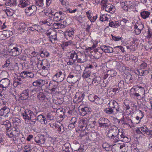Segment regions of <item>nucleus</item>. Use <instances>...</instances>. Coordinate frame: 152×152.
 Instances as JSON below:
<instances>
[{
    "label": "nucleus",
    "instance_id": "1",
    "mask_svg": "<svg viewBox=\"0 0 152 152\" xmlns=\"http://www.w3.org/2000/svg\"><path fill=\"white\" fill-rule=\"evenodd\" d=\"M107 136L114 143L117 142L119 141L127 142L130 140L129 138L125 136L124 133L120 132L117 127L115 126L109 129Z\"/></svg>",
    "mask_w": 152,
    "mask_h": 152
},
{
    "label": "nucleus",
    "instance_id": "2",
    "mask_svg": "<svg viewBox=\"0 0 152 152\" xmlns=\"http://www.w3.org/2000/svg\"><path fill=\"white\" fill-rule=\"evenodd\" d=\"M131 92L133 93V94L137 97L141 96L140 97L144 99L145 96L144 88L140 86H134L130 89Z\"/></svg>",
    "mask_w": 152,
    "mask_h": 152
},
{
    "label": "nucleus",
    "instance_id": "3",
    "mask_svg": "<svg viewBox=\"0 0 152 152\" xmlns=\"http://www.w3.org/2000/svg\"><path fill=\"white\" fill-rule=\"evenodd\" d=\"M150 69L147 68V64L143 62L140 66V69L137 70V72L140 76H144L147 75L149 72Z\"/></svg>",
    "mask_w": 152,
    "mask_h": 152
},
{
    "label": "nucleus",
    "instance_id": "4",
    "mask_svg": "<svg viewBox=\"0 0 152 152\" xmlns=\"http://www.w3.org/2000/svg\"><path fill=\"white\" fill-rule=\"evenodd\" d=\"M99 127L101 128H109L111 125L109 120L106 118L101 117L98 121Z\"/></svg>",
    "mask_w": 152,
    "mask_h": 152
},
{
    "label": "nucleus",
    "instance_id": "5",
    "mask_svg": "<svg viewBox=\"0 0 152 152\" xmlns=\"http://www.w3.org/2000/svg\"><path fill=\"white\" fill-rule=\"evenodd\" d=\"M39 9V7H37L34 5H31L25 8V12L27 16H33L35 15L37 9Z\"/></svg>",
    "mask_w": 152,
    "mask_h": 152
},
{
    "label": "nucleus",
    "instance_id": "6",
    "mask_svg": "<svg viewBox=\"0 0 152 152\" xmlns=\"http://www.w3.org/2000/svg\"><path fill=\"white\" fill-rule=\"evenodd\" d=\"M10 86L11 84L10 83V81L7 78H4L0 81V88H2L3 90L8 89L10 87Z\"/></svg>",
    "mask_w": 152,
    "mask_h": 152
},
{
    "label": "nucleus",
    "instance_id": "7",
    "mask_svg": "<svg viewBox=\"0 0 152 152\" xmlns=\"http://www.w3.org/2000/svg\"><path fill=\"white\" fill-rule=\"evenodd\" d=\"M136 132L137 134H142L144 136L145 134H146L147 135L150 134L151 132V131L145 126L137 128L136 130Z\"/></svg>",
    "mask_w": 152,
    "mask_h": 152
},
{
    "label": "nucleus",
    "instance_id": "8",
    "mask_svg": "<svg viewBox=\"0 0 152 152\" xmlns=\"http://www.w3.org/2000/svg\"><path fill=\"white\" fill-rule=\"evenodd\" d=\"M125 144H117L113 146L112 151L114 152H124L126 151Z\"/></svg>",
    "mask_w": 152,
    "mask_h": 152
},
{
    "label": "nucleus",
    "instance_id": "9",
    "mask_svg": "<svg viewBox=\"0 0 152 152\" xmlns=\"http://www.w3.org/2000/svg\"><path fill=\"white\" fill-rule=\"evenodd\" d=\"M85 94L83 92H77L75 95L73 99V102L77 104L81 102L84 98Z\"/></svg>",
    "mask_w": 152,
    "mask_h": 152
},
{
    "label": "nucleus",
    "instance_id": "10",
    "mask_svg": "<svg viewBox=\"0 0 152 152\" xmlns=\"http://www.w3.org/2000/svg\"><path fill=\"white\" fill-rule=\"evenodd\" d=\"M66 17L65 14L61 11L56 12L53 16L54 21L58 22L61 20H63Z\"/></svg>",
    "mask_w": 152,
    "mask_h": 152
},
{
    "label": "nucleus",
    "instance_id": "11",
    "mask_svg": "<svg viewBox=\"0 0 152 152\" xmlns=\"http://www.w3.org/2000/svg\"><path fill=\"white\" fill-rule=\"evenodd\" d=\"M120 4L123 10L126 12L129 11L132 7V3L129 1L120 2Z\"/></svg>",
    "mask_w": 152,
    "mask_h": 152
},
{
    "label": "nucleus",
    "instance_id": "12",
    "mask_svg": "<svg viewBox=\"0 0 152 152\" xmlns=\"http://www.w3.org/2000/svg\"><path fill=\"white\" fill-rule=\"evenodd\" d=\"M65 77V73H63L61 71L57 72L53 77V79L54 81L58 80L60 82L63 81Z\"/></svg>",
    "mask_w": 152,
    "mask_h": 152
},
{
    "label": "nucleus",
    "instance_id": "13",
    "mask_svg": "<svg viewBox=\"0 0 152 152\" xmlns=\"http://www.w3.org/2000/svg\"><path fill=\"white\" fill-rule=\"evenodd\" d=\"M12 46L10 45L8 49L10 54L13 56H16L19 55L21 53L20 50L19 48L16 47H13V48H11Z\"/></svg>",
    "mask_w": 152,
    "mask_h": 152
},
{
    "label": "nucleus",
    "instance_id": "14",
    "mask_svg": "<svg viewBox=\"0 0 152 152\" xmlns=\"http://www.w3.org/2000/svg\"><path fill=\"white\" fill-rule=\"evenodd\" d=\"M78 56L77 60V62L83 63L87 61V56L84 53H78Z\"/></svg>",
    "mask_w": 152,
    "mask_h": 152
},
{
    "label": "nucleus",
    "instance_id": "15",
    "mask_svg": "<svg viewBox=\"0 0 152 152\" xmlns=\"http://www.w3.org/2000/svg\"><path fill=\"white\" fill-rule=\"evenodd\" d=\"M74 74L70 73L67 78V81L70 83H75L78 81V76Z\"/></svg>",
    "mask_w": 152,
    "mask_h": 152
},
{
    "label": "nucleus",
    "instance_id": "16",
    "mask_svg": "<svg viewBox=\"0 0 152 152\" xmlns=\"http://www.w3.org/2000/svg\"><path fill=\"white\" fill-rule=\"evenodd\" d=\"M40 60L38 63L37 64L38 65V64H40L41 65V67L42 69L43 70H48L50 66V63L48 60L46 59H44L42 60L40 63Z\"/></svg>",
    "mask_w": 152,
    "mask_h": 152
},
{
    "label": "nucleus",
    "instance_id": "17",
    "mask_svg": "<svg viewBox=\"0 0 152 152\" xmlns=\"http://www.w3.org/2000/svg\"><path fill=\"white\" fill-rule=\"evenodd\" d=\"M55 129H57V130L60 134H62L65 131L64 125L59 122L55 123Z\"/></svg>",
    "mask_w": 152,
    "mask_h": 152
},
{
    "label": "nucleus",
    "instance_id": "18",
    "mask_svg": "<svg viewBox=\"0 0 152 152\" xmlns=\"http://www.w3.org/2000/svg\"><path fill=\"white\" fill-rule=\"evenodd\" d=\"M30 90L29 89H25L20 94V98L22 100L29 99V96Z\"/></svg>",
    "mask_w": 152,
    "mask_h": 152
},
{
    "label": "nucleus",
    "instance_id": "19",
    "mask_svg": "<svg viewBox=\"0 0 152 152\" xmlns=\"http://www.w3.org/2000/svg\"><path fill=\"white\" fill-rule=\"evenodd\" d=\"M91 109L89 107L85 106L84 107L81 108L80 110V115L83 116L86 115H89L91 113Z\"/></svg>",
    "mask_w": 152,
    "mask_h": 152
},
{
    "label": "nucleus",
    "instance_id": "20",
    "mask_svg": "<svg viewBox=\"0 0 152 152\" xmlns=\"http://www.w3.org/2000/svg\"><path fill=\"white\" fill-rule=\"evenodd\" d=\"M45 137L44 135H41L39 136L36 137L34 141L38 145L44 144L45 141Z\"/></svg>",
    "mask_w": 152,
    "mask_h": 152
},
{
    "label": "nucleus",
    "instance_id": "21",
    "mask_svg": "<svg viewBox=\"0 0 152 152\" xmlns=\"http://www.w3.org/2000/svg\"><path fill=\"white\" fill-rule=\"evenodd\" d=\"M91 71L90 69H89L88 67H86L83 71L82 77L84 79H86L88 78L91 79Z\"/></svg>",
    "mask_w": 152,
    "mask_h": 152
},
{
    "label": "nucleus",
    "instance_id": "22",
    "mask_svg": "<svg viewBox=\"0 0 152 152\" xmlns=\"http://www.w3.org/2000/svg\"><path fill=\"white\" fill-rule=\"evenodd\" d=\"M58 84H55V81L53 82H50L49 84V90L52 93L57 92L58 90Z\"/></svg>",
    "mask_w": 152,
    "mask_h": 152
},
{
    "label": "nucleus",
    "instance_id": "23",
    "mask_svg": "<svg viewBox=\"0 0 152 152\" xmlns=\"http://www.w3.org/2000/svg\"><path fill=\"white\" fill-rule=\"evenodd\" d=\"M45 80L42 79H38L33 83V85L35 86H39L42 87L44 86L45 83Z\"/></svg>",
    "mask_w": 152,
    "mask_h": 152
},
{
    "label": "nucleus",
    "instance_id": "24",
    "mask_svg": "<svg viewBox=\"0 0 152 152\" xmlns=\"http://www.w3.org/2000/svg\"><path fill=\"white\" fill-rule=\"evenodd\" d=\"M30 110H26L24 112L21 113V115L23 118L25 120V121L29 120L30 113H31Z\"/></svg>",
    "mask_w": 152,
    "mask_h": 152
},
{
    "label": "nucleus",
    "instance_id": "25",
    "mask_svg": "<svg viewBox=\"0 0 152 152\" xmlns=\"http://www.w3.org/2000/svg\"><path fill=\"white\" fill-rule=\"evenodd\" d=\"M37 121L40 122L41 124H46L47 123V121L46 120V118L42 114L37 116L36 121Z\"/></svg>",
    "mask_w": 152,
    "mask_h": 152
},
{
    "label": "nucleus",
    "instance_id": "26",
    "mask_svg": "<svg viewBox=\"0 0 152 152\" xmlns=\"http://www.w3.org/2000/svg\"><path fill=\"white\" fill-rule=\"evenodd\" d=\"M37 98L40 101L43 102L47 99L44 94L42 92H39L38 93L37 96Z\"/></svg>",
    "mask_w": 152,
    "mask_h": 152
},
{
    "label": "nucleus",
    "instance_id": "27",
    "mask_svg": "<svg viewBox=\"0 0 152 152\" xmlns=\"http://www.w3.org/2000/svg\"><path fill=\"white\" fill-rule=\"evenodd\" d=\"M30 4V1L28 0H21L20 2L19 6L20 7L24 8L29 5Z\"/></svg>",
    "mask_w": 152,
    "mask_h": 152
},
{
    "label": "nucleus",
    "instance_id": "28",
    "mask_svg": "<svg viewBox=\"0 0 152 152\" xmlns=\"http://www.w3.org/2000/svg\"><path fill=\"white\" fill-rule=\"evenodd\" d=\"M143 28V25H142L137 26L136 25L134 26V32L136 34L139 35L141 33V30Z\"/></svg>",
    "mask_w": 152,
    "mask_h": 152
},
{
    "label": "nucleus",
    "instance_id": "29",
    "mask_svg": "<svg viewBox=\"0 0 152 152\" xmlns=\"http://www.w3.org/2000/svg\"><path fill=\"white\" fill-rule=\"evenodd\" d=\"M101 78L99 76H96L93 79L92 84L96 86H97L101 83Z\"/></svg>",
    "mask_w": 152,
    "mask_h": 152
},
{
    "label": "nucleus",
    "instance_id": "30",
    "mask_svg": "<svg viewBox=\"0 0 152 152\" xmlns=\"http://www.w3.org/2000/svg\"><path fill=\"white\" fill-rule=\"evenodd\" d=\"M31 111L29 116V120L31 122H33L34 124H35L36 122L37 116L32 113L31 110Z\"/></svg>",
    "mask_w": 152,
    "mask_h": 152
},
{
    "label": "nucleus",
    "instance_id": "31",
    "mask_svg": "<svg viewBox=\"0 0 152 152\" xmlns=\"http://www.w3.org/2000/svg\"><path fill=\"white\" fill-rule=\"evenodd\" d=\"M17 132H18V130L15 127H13L12 132H11L10 133H7L6 135L10 138H12L16 136Z\"/></svg>",
    "mask_w": 152,
    "mask_h": 152
},
{
    "label": "nucleus",
    "instance_id": "32",
    "mask_svg": "<svg viewBox=\"0 0 152 152\" xmlns=\"http://www.w3.org/2000/svg\"><path fill=\"white\" fill-rule=\"evenodd\" d=\"M74 33V32L73 30L67 31L65 34V37L67 39L69 38V40H71L72 39Z\"/></svg>",
    "mask_w": 152,
    "mask_h": 152
},
{
    "label": "nucleus",
    "instance_id": "33",
    "mask_svg": "<svg viewBox=\"0 0 152 152\" xmlns=\"http://www.w3.org/2000/svg\"><path fill=\"white\" fill-rule=\"evenodd\" d=\"M78 56V54L75 51H72L70 53V59L72 60L73 61L76 60L77 61Z\"/></svg>",
    "mask_w": 152,
    "mask_h": 152
},
{
    "label": "nucleus",
    "instance_id": "34",
    "mask_svg": "<svg viewBox=\"0 0 152 152\" xmlns=\"http://www.w3.org/2000/svg\"><path fill=\"white\" fill-rule=\"evenodd\" d=\"M17 0H10L6 2L5 5L10 7L15 6L17 5Z\"/></svg>",
    "mask_w": 152,
    "mask_h": 152
},
{
    "label": "nucleus",
    "instance_id": "35",
    "mask_svg": "<svg viewBox=\"0 0 152 152\" xmlns=\"http://www.w3.org/2000/svg\"><path fill=\"white\" fill-rule=\"evenodd\" d=\"M37 25L33 26V27H30L28 28H27V29L26 31L27 32V33L31 34L32 32H33L34 31H38V30L39 28L37 29H36V27H37Z\"/></svg>",
    "mask_w": 152,
    "mask_h": 152
},
{
    "label": "nucleus",
    "instance_id": "36",
    "mask_svg": "<svg viewBox=\"0 0 152 152\" xmlns=\"http://www.w3.org/2000/svg\"><path fill=\"white\" fill-rule=\"evenodd\" d=\"M71 149L68 143H65L63 146L62 152H70Z\"/></svg>",
    "mask_w": 152,
    "mask_h": 152
},
{
    "label": "nucleus",
    "instance_id": "37",
    "mask_svg": "<svg viewBox=\"0 0 152 152\" xmlns=\"http://www.w3.org/2000/svg\"><path fill=\"white\" fill-rule=\"evenodd\" d=\"M102 146L103 148L107 151H109L111 150L112 151L113 146L112 147L107 143H103Z\"/></svg>",
    "mask_w": 152,
    "mask_h": 152
},
{
    "label": "nucleus",
    "instance_id": "38",
    "mask_svg": "<svg viewBox=\"0 0 152 152\" xmlns=\"http://www.w3.org/2000/svg\"><path fill=\"white\" fill-rule=\"evenodd\" d=\"M150 13L148 11H143L140 13V15L144 19H146L150 15Z\"/></svg>",
    "mask_w": 152,
    "mask_h": 152
},
{
    "label": "nucleus",
    "instance_id": "39",
    "mask_svg": "<svg viewBox=\"0 0 152 152\" xmlns=\"http://www.w3.org/2000/svg\"><path fill=\"white\" fill-rule=\"evenodd\" d=\"M27 28L26 24L25 23H23L19 24L18 29L20 30L22 32H24L25 31H26Z\"/></svg>",
    "mask_w": 152,
    "mask_h": 152
},
{
    "label": "nucleus",
    "instance_id": "40",
    "mask_svg": "<svg viewBox=\"0 0 152 152\" xmlns=\"http://www.w3.org/2000/svg\"><path fill=\"white\" fill-rule=\"evenodd\" d=\"M117 72L114 70H109L107 72V75H109V77H114L116 75Z\"/></svg>",
    "mask_w": 152,
    "mask_h": 152
},
{
    "label": "nucleus",
    "instance_id": "41",
    "mask_svg": "<svg viewBox=\"0 0 152 152\" xmlns=\"http://www.w3.org/2000/svg\"><path fill=\"white\" fill-rule=\"evenodd\" d=\"M39 52L40 56L42 58L46 57L49 56V53L46 50H41Z\"/></svg>",
    "mask_w": 152,
    "mask_h": 152
},
{
    "label": "nucleus",
    "instance_id": "42",
    "mask_svg": "<svg viewBox=\"0 0 152 152\" xmlns=\"http://www.w3.org/2000/svg\"><path fill=\"white\" fill-rule=\"evenodd\" d=\"M104 112L106 113L108 115H111L114 113V110L113 109H112L110 107L106 108L104 110Z\"/></svg>",
    "mask_w": 152,
    "mask_h": 152
},
{
    "label": "nucleus",
    "instance_id": "43",
    "mask_svg": "<svg viewBox=\"0 0 152 152\" xmlns=\"http://www.w3.org/2000/svg\"><path fill=\"white\" fill-rule=\"evenodd\" d=\"M53 22V21L52 20H51L50 18H48L42 21L43 24H46L48 26H52Z\"/></svg>",
    "mask_w": 152,
    "mask_h": 152
},
{
    "label": "nucleus",
    "instance_id": "44",
    "mask_svg": "<svg viewBox=\"0 0 152 152\" xmlns=\"http://www.w3.org/2000/svg\"><path fill=\"white\" fill-rule=\"evenodd\" d=\"M119 89L118 88H114L111 89L109 91V94H111V95H114L119 92Z\"/></svg>",
    "mask_w": 152,
    "mask_h": 152
},
{
    "label": "nucleus",
    "instance_id": "45",
    "mask_svg": "<svg viewBox=\"0 0 152 152\" xmlns=\"http://www.w3.org/2000/svg\"><path fill=\"white\" fill-rule=\"evenodd\" d=\"M103 102V99L102 98H99L96 96L94 102L97 104H102Z\"/></svg>",
    "mask_w": 152,
    "mask_h": 152
},
{
    "label": "nucleus",
    "instance_id": "46",
    "mask_svg": "<svg viewBox=\"0 0 152 152\" xmlns=\"http://www.w3.org/2000/svg\"><path fill=\"white\" fill-rule=\"evenodd\" d=\"M114 48V49H115V50H116L117 53H119L120 52H121L124 53L125 51L124 50L123 47L121 46H118L116 47H115Z\"/></svg>",
    "mask_w": 152,
    "mask_h": 152
},
{
    "label": "nucleus",
    "instance_id": "47",
    "mask_svg": "<svg viewBox=\"0 0 152 152\" xmlns=\"http://www.w3.org/2000/svg\"><path fill=\"white\" fill-rule=\"evenodd\" d=\"M51 34H52L50 36V40L51 41H52V39H53L54 40H57V33L54 31H53L51 32Z\"/></svg>",
    "mask_w": 152,
    "mask_h": 152
},
{
    "label": "nucleus",
    "instance_id": "48",
    "mask_svg": "<svg viewBox=\"0 0 152 152\" xmlns=\"http://www.w3.org/2000/svg\"><path fill=\"white\" fill-rule=\"evenodd\" d=\"M109 25L111 27L116 28L119 26V23L118 21H112L109 23Z\"/></svg>",
    "mask_w": 152,
    "mask_h": 152
},
{
    "label": "nucleus",
    "instance_id": "49",
    "mask_svg": "<svg viewBox=\"0 0 152 152\" xmlns=\"http://www.w3.org/2000/svg\"><path fill=\"white\" fill-rule=\"evenodd\" d=\"M35 5L39 7H42L44 5V0H34Z\"/></svg>",
    "mask_w": 152,
    "mask_h": 152
},
{
    "label": "nucleus",
    "instance_id": "50",
    "mask_svg": "<svg viewBox=\"0 0 152 152\" xmlns=\"http://www.w3.org/2000/svg\"><path fill=\"white\" fill-rule=\"evenodd\" d=\"M81 126L82 128H84V129L86 128L87 126V118H83L82 119L81 121Z\"/></svg>",
    "mask_w": 152,
    "mask_h": 152
},
{
    "label": "nucleus",
    "instance_id": "51",
    "mask_svg": "<svg viewBox=\"0 0 152 152\" xmlns=\"http://www.w3.org/2000/svg\"><path fill=\"white\" fill-rule=\"evenodd\" d=\"M127 56L126 57L127 60H132L134 63L137 61L138 59L136 57L133 56H131L129 55H127Z\"/></svg>",
    "mask_w": 152,
    "mask_h": 152
},
{
    "label": "nucleus",
    "instance_id": "52",
    "mask_svg": "<svg viewBox=\"0 0 152 152\" xmlns=\"http://www.w3.org/2000/svg\"><path fill=\"white\" fill-rule=\"evenodd\" d=\"M104 7L105 10L108 12H110L113 9V6H112L110 4H108L107 5H105Z\"/></svg>",
    "mask_w": 152,
    "mask_h": 152
},
{
    "label": "nucleus",
    "instance_id": "53",
    "mask_svg": "<svg viewBox=\"0 0 152 152\" xmlns=\"http://www.w3.org/2000/svg\"><path fill=\"white\" fill-rule=\"evenodd\" d=\"M31 110L32 113H34L36 116L41 112V111L40 109L37 107H33Z\"/></svg>",
    "mask_w": 152,
    "mask_h": 152
},
{
    "label": "nucleus",
    "instance_id": "54",
    "mask_svg": "<svg viewBox=\"0 0 152 152\" xmlns=\"http://www.w3.org/2000/svg\"><path fill=\"white\" fill-rule=\"evenodd\" d=\"M5 12L8 16H12L13 14V11L12 9H6L4 10Z\"/></svg>",
    "mask_w": 152,
    "mask_h": 152
},
{
    "label": "nucleus",
    "instance_id": "55",
    "mask_svg": "<svg viewBox=\"0 0 152 152\" xmlns=\"http://www.w3.org/2000/svg\"><path fill=\"white\" fill-rule=\"evenodd\" d=\"M108 83L109 82L108 81V80H104L102 79L100 84L102 87H105L108 84Z\"/></svg>",
    "mask_w": 152,
    "mask_h": 152
},
{
    "label": "nucleus",
    "instance_id": "56",
    "mask_svg": "<svg viewBox=\"0 0 152 152\" xmlns=\"http://www.w3.org/2000/svg\"><path fill=\"white\" fill-rule=\"evenodd\" d=\"M124 82L123 80H121L120 81L118 84V87L119 90L121 89H122L124 88Z\"/></svg>",
    "mask_w": 152,
    "mask_h": 152
},
{
    "label": "nucleus",
    "instance_id": "57",
    "mask_svg": "<svg viewBox=\"0 0 152 152\" xmlns=\"http://www.w3.org/2000/svg\"><path fill=\"white\" fill-rule=\"evenodd\" d=\"M94 52V57L95 58L98 59L102 56V54L98 51L95 50Z\"/></svg>",
    "mask_w": 152,
    "mask_h": 152
},
{
    "label": "nucleus",
    "instance_id": "58",
    "mask_svg": "<svg viewBox=\"0 0 152 152\" xmlns=\"http://www.w3.org/2000/svg\"><path fill=\"white\" fill-rule=\"evenodd\" d=\"M114 104V106L110 107L112 109H113V110H116V112H118L119 111V105L118 104L117 102H115Z\"/></svg>",
    "mask_w": 152,
    "mask_h": 152
},
{
    "label": "nucleus",
    "instance_id": "59",
    "mask_svg": "<svg viewBox=\"0 0 152 152\" xmlns=\"http://www.w3.org/2000/svg\"><path fill=\"white\" fill-rule=\"evenodd\" d=\"M96 95H94V94H90L88 96V99L91 102H94V100H95V98Z\"/></svg>",
    "mask_w": 152,
    "mask_h": 152
},
{
    "label": "nucleus",
    "instance_id": "60",
    "mask_svg": "<svg viewBox=\"0 0 152 152\" xmlns=\"http://www.w3.org/2000/svg\"><path fill=\"white\" fill-rule=\"evenodd\" d=\"M0 124H1L5 126V128L7 126H10L11 125L10 122L8 120L1 121L0 122Z\"/></svg>",
    "mask_w": 152,
    "mask_h": 152
},
{
    "label": "nucleus",
    "instance_id": "61",
    "mask_svg": "<svg viewBox=\"0 0 152 152\" xmlns=\"http://www.w3.org/2000/svg\"><path fill=\"white\" fill-rule=\"evenodd\" d=\"M100 20L102 22L108 20V18L105 14L101 15L100 16Z\"/></svg>",
    "mask_w": 152,
    "mask_h": 152
},
{
    "label": "nucleus",
    "instance_id": "62",
    "mask_svg": "<svg viewBox=\"0 0 152 152\" xmlns=\"http://www.w3.org/2000/svg\"><path fill=\"white\" fill-rule=\"evenodd\" d=\"M137 116L140 118V120L142 119L144 115L143 113L140 110H137Z\"/></svg>",
    "mask_w": 152,
    "mask_h": 152
},
{
    "label": "nucleus",
    "instance_id": "63",
    "mask_svg": "<svg viewBox=\"0 0 152 152\" xmlns=\"http://www.w3.org/2000/svg\"><path fill=\"white\" fill-rule=\"evenodd\" d=\"M113 48L110 47L109 46H107V48L105 53H113Z\"/></svg>",
    "mask_w": 152,
    "mask_h": 152
},
{
    "label": "nucleus",
    "instance_id": "64",
    "mask_svg": "<svg viewBox=\"0 0 152 152\" xmlns=\"http://www.w3.org/2000/svg\"><path fill=\"white\" fill-rule=\"evenodd\" d=\"M6 132L7 133H10L11 132H12L13 128L11 126V125L10 126H7L6 128Z\"/></svg>",
    "mask_w": 152,
    "mask_h": 152
}]
</instances>
